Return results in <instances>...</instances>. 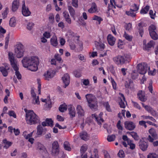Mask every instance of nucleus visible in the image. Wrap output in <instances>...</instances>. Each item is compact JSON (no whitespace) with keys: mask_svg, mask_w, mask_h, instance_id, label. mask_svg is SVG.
<instances>
[{"mask_svg":"<svg viewBox=\"0 0 158 158\" xmlns=\"http://www.w3.org/2000/svg\"><path fill=\"white\" fill-rule=\"evenodd\" d=\"M115 135H109L107 138V140L109 142H111L114 141L115 138Z\"/></svg>","mask_w":158,"mask_h":158,"instance_id":"44","label":"nucleus"},{"mask_svg":"<svg viewBox=\"0 0 158 158\" xmlns=\"http://www.w3.org/2000/svg\"><path fill=\"white\" fill-rule=\"evenodd\" d=\"M96 5L95 3H93L90 8L88 10V11L90 13H93L96 11L97 8Z\"/></svg>","mask_w":158,"mask_h":158,"instance_id":"32","label":"nucleus"},{"mask_svg":"<svg viewBox=\"0 0 158 158\" xmlns=\"http://www.w3.org/2000/svg\"><path fill=\"white\" fill-rule=\"evenodd\" d=\"M9 24L11 27H14L16 25V20L15 17L11 18L9 22Z\"/></svg>","mask_w":158,"mask_h":158,"instance_id":"37","label":"nucleus"},{"mask_svg":"<svg viewBox=\"0 0 158 158\" xmlns=\"http://www.w3.org/2000/svg\"><path fill=\"white\" fill-rule=\"evenodd\" d=\"M137 95L139 99L142 102H145L147 100V97L145 96L144 91L142 90L139 91Z\"/></svg>","mask_w":158,"mask_h":158,"instance_id":"14","label":"nucleus"},{"mask_svg":"<svg viewBox=\"0 0 158 158\" xmlns=\"http://www.w3.org/2000/svg\"><path fill=\"white\" fill-rule=\"evenodd\" d=\"M87 146L84 145L82 146L81 147L80 151L81 153H85V152L87 150Z\"/></svg>","mask_w":158,"mask_h":158,"instance_id":"50","label":"nucleus"},{"mask_svg":"<svg viewBox=\"0 0 158 158\" xmlns=\"http://www.w3.org/2000/svg\"><path fill=\"white\" fill-rule=\"evenodd\" d=\"M74 74L75 77H79L81 76V73L77 71H75L74 72Z\"/></svg>","mask_w":158,"mask_h":158,"instance_id":"64","label":"nucleus"},{"mask_svg":"<svg viewBox=\"0 0 158 158\" xmlns=\"http://www.w3.org/2000/svg\"><path fill=\"white\" fill-rule=\"evenodd\" d=\"M9 59L12 67L15 71V75L17 78L19 80L21 79V75L18 71V64L16 60L15 59L13 54L12 52H9L8 53Z\"/></svg>","mask_w":158,"mask_h":158,"instance_id":"2","label":"nucleus"},{"mask_svg":"<svg viewBox=\"0 0 158 158\" xmlns=\"http://www.w3.org/2000/svg\"><path fill=\"white\" fill-rule=\"evenodd\" d=\"M42 126L44 127L46 126H49V118H46L45 121L42 123Z\"/></svg>","mask_w":158,"mask_h":158,"instance_id":"48","label":"nucleus"},{"mask_svg":"<svg viewBox=\"0 0 158 158\" xmlns=\"http://www.w3.org/2000/svg\"><path fill=\"white\" fill-rule=\"evenodd\" d=\"M74 35V33L71 30L68 31L66 34V36L69 39L72 38Z\"/></svg>","mask_w":158,"mask_h":158,"instance_id":"39","label":"nucleus"},{"mask_svg":"<svg viewBox=\"0 0 158 158\" xmlns=\"http://www.w3.org/2000/svg\"><path fill=\"white\" fill-rule=\"evenodd\" d=\"M24 51V46L22 44H19L15 49V54L18 58H20L23 56Z\"/></svg>","mask_w":158,"mask_h":158,"instance_id":"6","label":"nucleus"},{"mask_svg":"<svg viewBox=\"0 0 158 158\" xmlns=\"http://www.w3.org/2000/svg\"><path fill=\"white\" fill-rule=\"evenodd\" d=\"M10 36L9 35H8V36L5 38V49H7L8 47V44Z\"/></svg>","mask_w":158,"mask_h":158,"instance_id":"52","label":"nucleus"},{"mask_svg":"<svg viewBox=\"0 0 158 158\" xmlns=\"http://www.w3.org/2000/svg\"><path fill=\"white\" fill-rule=\"evenodd\" d=\"M57 156H58L59 158H65V155L64 154L63 152L60 151L58 153Z\"/></svg>","mask_w":158,"mask_h":158,"instance_id":"53","label":"nucleus"},{"mask_svg":"<svg viewBox=\"0 0 158 158\" xmlns=\"http://www.w3.org/2000/svg\"><path fill=\"white\" fill-rule=\"evenodd\" d=\"M76 110L78 116L82 117L84 115L85 111L81 106L78 105L77 106Z\"/></svg>","mask_w":158,"mask_h":158,"instance_id":"15","label":"nucleus"},{"mask_svg":"<svg viewBox=\"0 0 158 158\" xmlns=\"http://www.w3.org/2000/svg\"><path fill=\"white\" fill-rule=\"evenodd\" d=\"M53 35L52 37L51 38L50 42L51 44L53 46L56 47L58 44V42L57 38L54 33H53Z\"/></svg>","mask_w":158,"mask_h":158,"instance_id":"22","label":"nucleus"},{"mask_svg":"<svg viewBox=\"0 0 158 158\" xmlns=\"http://www.w3.org/2000/svg\"><path fill=\"white\" fill-rule=\"evenodd\" d=\"M150 35L151 38L154 40H156L158 39V35L156 33V31H154L153 32L149 33Z\"/></svg>","mask_w":158,"mask_h":158,"instance_id":"41","label":"nucleus"},{"mask_svg":"<svg viewBox=\"0 0 158 158\" xmlns=\"http://www.w3.org/2000/svg\"><path fill=\"white\" fill-rule=\"evenodd\" d=\"M89 107L93 110H95L98 108V101L97 100L88 103Z\"/></svg>","mask_w":158,"mask_h":158,"instance_id":"21","label":"nucleus"},{"mask_svg":"<svg viewBox=\"0 0 158 158\" xmlns=\"http://www.w3.org/2000/svg\"><path fill=\"white\" fill-rule=\"evenodd\" d=\"M44 78L46 80H49V70H48L46 73H45L44 75Z\"/></svg>","mask_w":158,"mask_h":158,"instance_id":"55","label":"nucleus"},{"mask_svg":"<svg viewBox=\"0 0 158 158\" xmlns=\"http://www.w3.org/2000/svg\"><path fill=\"white\" fill-rule=\"evenodd\" d=\"M123 37L127 40L129 41H131L132 39V37L129 35L127 34L126 32H125L124 34L123 35Z\"/></svg>","mask_w":158,"mask_h":158,"instance_id":"43","label":"nucleus"},{"mask_svg":"<svg viewBox=\"0 0 158 158\" xmlns=\"http://www.w3.org/2000/svg\"><path fill=\"white\" fill-rule=\"evenodd\" d=\"M3 142L5 144L4 146V147L6 149H7L12 144V143L7 141L6 139H4L3 141Z\"/></svg>","mask_w":158,"mask_h":158,"instance_id":"36","label":"nucleus"},{"mask_svg":"<svg viewBox=\"0 0 158 158\" xmlns=\"http://www.w3.org/2000/svg\"><path fill=\"white\" fill-rule=\"evenodd\" d=\"M102 113H100L99 117H97L95 115V114H94V117L96 120L97 121L98 124L100 125H101L102 124V123L104 121L102 117Z\"/></svg>","mask_w":158,"mask_h":158,"instance_id":"24","label":"nucleus"},{"mask_svg":"<svg viewBox=\"0 0 158 158\" xmlns=\"http://www.w3.org/2000/svg\"><path fill=\"white\" fill-rule=\"evenodd\" d=\"M32 103L34 104H39L40 101L39 96L33 98L32 100Z\"/></svg>","mask_w":158,"mask_h":158,"instance_id":"45","label":"nucleus"},{"mask_svg":"<svg viewBox=\"0 0 158 158\" xmlns=\"http://www.w3.org/2000/svg\"><path fill=\"white\" fill-rule=\"evenodd\" d=\"M63 146L65 150L69 151H71L72 149L69 142L67 141H65L64 142Z\"/></svg>","mask_w":158,"mask_h":158,"instance_id":"28","label":"nucleus"},{"mask_svg":"<svg viewBox=\"0 0 158 158\" xmlns=\"http://www.w3.org/2000/svg\"><path fill=\"white\" fill-rule=\"evenodd\" d=\"M23 3L22 10V14L24 16H29L31 14V12L29 10L28 8L25 5L24 1H23Z\"/></svg>","mask_w":158,"mask_h":158,"instance_id":"12","label":"nucleus"},{"mask_svg":"<svg viewBox=\"0 0 158 158\" xmlns=\"http://www.w3.org/2000/svg\"><path fill=\"white\" fill-rule=\"evenodd\" d=\"M104 106L106 107V110L108 111H111V109L110 108V106L109 105L108 102H105L103 103Z\"/></svg>","mask_w":158,"mask_h":158,"instance_id":"51","label":"nucleus"},{"mask_svg":"<svg viewBox=\"0 0 158 158\" xmlns=\"http://www.w3.org/2000/svg\"><path fill=\"white\" fill-rule=\"evenodd\" d=\"M63 16L66 22L69 24L71 23V20L68 12L66 11H64L63 13Z\"/></svg>","mask_w":158,"mask_h":158,"instance_id":"23","label":"nucleus"},{"mask_svg":"<svg viewBox=\"0 0 158 158\" xmlns=\"http://www.w3.org/2000/svg\"><path fill=\"white\" fill-rule=\"evenodd\" d=\"M68 9L71 17H74L75 15V11L74 9L71 6H68Z\"/></svg>","mask_w":158,"mask_h":158,"instance_id":"34","label":"nucleus"},{"mask_svg":"<svg viewBox=\"0 0 158 158\" xmlns=\"http://www.w3.org/2000/svg\"><path fill=\"white\" fill-rule=\"evenodd\" d=\"M149 132L151 135L154 138L155 140L158 139L157 135L156 130L153 128H152L149 130Z\"/></svg>","mask_w":158,"mask_h":158,"instance_id":"25","label":"nucleus"},{"mask_svg":"<svg viewBox=\"0 0 158 158\" xmlns=\"http://www.w3.org/2000/svg\"><path fill=\"white\" fill-rule=\"evenodd\" d=\"M139 143V148L143 151H145L147 150L148 146V144L146 142H145L144 138H142L140 139Z\"/></svg>","mask_w":158,"mask_h":158,"instance_id":"10","label":"nucleus"},{"mask_svg":"<svg viewBox=\"0 0 158 158\" xmlns=\"http://www.w3.org/2000/svg\"><path fill=\"white\" fill-rule=\"evenodd\" d=\"M19 5V0H14L13 2L12 6V10L15 12L18 9Z\"/></svg>","mask_w":158,"mask_h":158,"instance_id":"16","label":"nucleus"},{"mask_svg":"<svg viewBox=\"0 0 158 158\" xmlns=\"http://www.w3.org/2000/svg\"><path fill=\"white\" fill-rule=\"evenodd\" d=\"M93 19L98 21L99 22V24L100 23L101 21L102 20V19L101 18L96 15L94 16L93 17Z\"/></svg>","mask_w":158,"mask_h":158,"instance_id":"54","label":"nucleus"},{"mask_svg":"<svg viewBox=\"0 0 158 158\" xmlns=\"http://www.w3.org/2000/svg\"><path fill=\"white\" fill-rule=\"evenodd\" d=\"M149 9V6H146L144 8L142 9L140 12L141 14H146Z\"/></svg>","mask_w":158,"mask_h":158,"instance_id":"40","label":"nucleus"},{"mask_svg":"<svg viewBox=\"0 0 158 158\" xmlns=\"http://www.w3.org/2000/svg\"><path fill=\"white\" fill-rule=\"evenodd\" d=\"M27 123L30 125L35 124L40 121L38 117L32 110L29 111L26 114Z\"/></svg>","mask_w":158,"mask_h":158,"instance_id":"3","label":"nucleus"},{"mask_svg":"<svg viewBox=\"0 0 158 158\" xmlns=\"http://www.w3.org/2000/svg\"><path fill=\"white\" fill-rule=\"evenodd\" d=\"M152 83V80H151L150 81V83H149V85L148 87L149 90L151 93H152V92L153 90Z\"/></svg>","mask_w":158,"mask_h":158,"instance_id":"62","label":"nucleus"},{"mask_svg":"<svg viewBox=\"0 0 158 158\" xmlns=\"http://www.w3.org/2000/svg\"><path fill=\"white\" fill-rule=\"evenodd\" d=\"M125 128L129 130L132 131L134 130L135 127L134 123L131 121H126L124 122Z\"/></svg>","mask_w":158,"mask_h":158,"instance_id":"13","label":"nucleus"},{"mask_svg":"<svg viewBox=\"0 0 158 158\" xmlns=\"http://www.w3.org/2000/svg\"><path fill=\"white\" fill-rule=\"evenodd\" d=\"M119 94L121 95L123 100L122 99H121V101L119 103V104L121 108H124L126 106L125 102L126 104V101L125 100V98L123 94Z\"/></svg>","mask_w":158,"mask_h":158,"instance_id":"26","label":"nucleus"},{"mask_svg":"<svg viewBox=\"0 0 158 158\" xmlns=\"http://www.w3.org/2000/svg\"><path fill=\"white\" fill-rule=\"evenodd\" d=\"M80 137L81 139L86 141L89 139V137L86 132L83 131L80 134Z\"/></svg>","mask_w":158,"mask_h":158,"instance_id":"27","label":"nucleus"},{"mask_svg":"<svg viewBox=\"0 0 158 158\" xmlns=\"http://www.w3.org/2000/svg\"><path fill=\"white\" fill-rule=\"evenodd\" d=\"M55 57L56 59L59 62H62L63 60H62L61 57L59 56L58 54H56L55 56Z\"/></svg>","mask_w":158,"mask_h":158,"instance_id":"60","label":"nucleus"},{"mask_svg":"<svg viewBox=\"0 0 158 158\" xmlns=\"http://www.w3.org/2000/svg\"><path fill=\"white\" fill-rule=\"evenodd\" d=\"M156 28L155 25L151 24L149 27L148 30L149 33L153 32L154 31H156Z\"/></svg>","mask_w":158,"mask_h":158,"instance_id":"42","label":"nucleus"},{"mask_svg":"<svg viewBox=\"0 0 158 158\" xmlns=\"http://www.w3.org/2000/svg\"><path fill=\"white\" fill-rule=\"evenodd\" d=\"M67 106L65 104H64L60 106L59 110L60 112H64L67 110Z\"/></svg>","mask_w":158,"mask_h":158,"instance_id":"33","label":"nucleus"},{"mask_svg":"<svg viewBox=\"0 0 158 158\" xmlns=\"http://www.w3.org/2000/svg\"><path fill=\"white\" fill-rule=\"evenodd\" d=\"M148 158H158V155L155 153H150L148 155Z\"/></svg>","mask_w":158,"mask_h":158,"instance_id":"46","label":"nucleus"},{"mask_svg":"<svg viewBox=\"0 0 158 158\" xmlns=\"http://www.w3.org/2000/svg\"><path fill=\"white\" fill-rule=\"evenodd\" d=\"M62 79L64 84L63 87L65 88L69 85L70 83V77L69 74L68 73L64 74L62 77Z\"/></svg>","mask_w":158,"mask_h":158,"instance_id":"11","label":"nucleus"},{"mask_svg":"<svg viewBox=\"0 0 158 158\" xmlns=\"http://www.w3.org/2000/svg\"><path fill=\"white\" fill-rule=\"evenodd\" d=\"M129 134L133 137L135 140H138L139 139V136L137 133L134 131L129 132Z\"/></svg>","mask_w":158,"mask_h":158,"instance_id":"35","label":"nucleus"},{"mask_svg":"<svg viewBox=\"0 0 158 158\" xmlns=\"http://www.w3.org/2000/svg\"><path fill=\"white\" fill-rule=\"evenodd\" d=\"M85 98L88 103L97 100L95 96L91 94H88L86 95Z\"/></svg>","mask_w":158,"mask_h":158,"instance_id":"20","label":"nucleus"},{"mask_svg":"<svg viewBox=\"0 0 158 158\" xmlns=\"http://www.w3.org/2000/svg\"><path fill=\"white\" fill-rule=\"evenodd\" d=\"M37 130H39L40 131H42V132L45 133L46 131V129L45 128H43L42 126L41 125H39L37 127Z\"/></svg>","mask_w":158,"mask_h":158,"instance_id":"49","label":"nucleus"},{"mask_svg":"<svg viewBox=\"0 0 158 158\" xmlns=\"http://www.w3.org/2000/svg\"><path fill=\"white\" fill-rule=\"evenodd\" d=\"M34 26V24L32 22L29 23H28L27 28L29 30H31L33 28Z\"/></svg>","mask_w":158,"mask_h":158,"instance_id":"56","label":"nucleus"},{"mask_svg":"<svg viewBox=\"0 0 158 158\" xmlns=\"http://www.w3.org/2000/svg\"><path fill=\"white\" fill-rule=\"evenodd\" d=\"M149 14L150 15L152 19H154V16L156 14V11L154 12L152 10H150L149 11Z\"/></svg>","mask_w":158,"mask_h":158,"instance_id":"59","label":"nucleus"},{"mask_svg":"<svg viewBox=\"0 0 158 158\" xmlns=\"http://www.w3.org/2000/svg\"><path fill=\"white\" fill-rule=\"evenodd\" d=\"M138 72L141 74H144L147 72L148 66L145 63H141L138 64L137 66Z\"/></svg>","mask_w":158,"mask_h":158,"instance_id":"7","label":"nucleus"},{"mask_svg":"<svg viewBox=\"0 0 158 158\" xmlns=\"http://www.w3.org/2000/svg\"><path fill=\"white\" fill-rule=\"evenodd\" d=\"M10 69L9 65L7 64H3V65L0 67V71L4 77H6L8 74V70Z\"/></svg>","mask_w":158,"mask_h":158,"instance_id":"9","label":"nucleus"},{"mask_svg":"<svg viewBox=\"0 0 158 158\" xmlns=\"http://www.w3.org/2000/svg\"><path fill=\"white\" fill-rule=\"evenodd\" d=\"M145 110L148 112L150 113L153 116L157 117V114L156 112L150 106L146 105L144 106Z\"/></svg>","mask_w":158,"mask_h":158,"instance_id":"17","label":"nucleus"},{"mask_svg":"<svg viewBox=\"0 0 158 158\" xmlns=\"http://www.w3.org/2000/svg\"><path fill=\"white\" fill-rule=\"evenodd\" d=\"M37 150L41 154L43 158H48L49 154L44 146L40 143H38Z\"/></svg>","mask_w":158,"mask_h":158,"instance_id":"5","label":"nucleus"},{"mask_svg":"<svg viewBox=\"0 0 158 158\" xmlns=\"http://www.w3.org/2000/svg\"><path fill=\"white\" fill-rule=\"evenodd\" d=\"M142 117L144 119H149L154 122H155L156 121V120L151 116L143 115L142 116Z\"/></svg>","mask_w":158,"mask_h":158,"instance_id":"47","label":"nucleus"},{"mask_svg":"<svg viewBox=\"0 0 158 158\" xmlns=\"http://www.w3.org/2000/svg\"><path fill=\"white\" fill-rule=\"evenodd\" d=\"M117 126L119 130H121V131L123 130V127L121 125V121L120 120H119L117 124Z\"/></svg>","mask_w":158,"mask_h":158,"instance_id":"63","label":"nucleus"},{"mask_svg":"<svg viewBox=\"0 0 158 158\" xmlns=\"http://www.w3.org/2000/svg\"><path fill=\"white\" fill-rule=\"evenodd\" d=\"M118 155L120 157H124L125 156L124 152L122 150H120L118 154Z\"/></svg>","mask_w":158,"mask_h":158,"instance_id":"58","label":"nucleus"},{"mask_svg":"<svg viewBox=\"0 0 158 158\" xmlns=\"http://www.w3.org/2000/svg\"><path fill=\"white\" fill-rule=\"evenodd\" d=\"M22 62L24 67L27 68L31 71H35L38 69L39 61L37 56L24 57L22 60Z\"/></svg>","mask_w":158,"mask_h":158,"instance_id":"1","label":"nucleus"},{"mask_svg":"<svg viewBox=\"0 0 158 158\" xmlns=\"http://www.w3.org/2000/svg\"><path fill=\"white\" fill-rule=\"evenodd\" d=\"M129 58V55H127L124 56L118 55L114 57L113 60L117 64H123L125 61L128 60Z\"/></svg>","mask_w":158,"mask_h":158,"instance_id":"4","label":"nucleus"},{"mask_svg":"<svg viewBox=\"0 0 158 158\" xmlns=\"http://www.w3.org/2000/svg\"><path fill=\"white\" fill-rule=\"evenodd\" d=\"M107 40L109 44L113 46L114 45L116 39L111 35L109 34L107 37Z\"/></svg>","mask_w":158,"mask_h":158,"instance_id":"18","label":"nucleus"},{"mask_svg":"<svg viewBox=\"0 0 158 158\" xmlns=\"http://www.w3.org/2000/svg\"><path fill=\"white\" fill-rule=\"evenodd\" d=\"M154 44V41L153 40L150 41L147 45H145L144 48L146 50H148L150 48H152Z\"/></svg>","mask_w":158,"mask_h":158,"instance_id":"31","label":"nucleus"},{"mask_svg":"<svg viewBox=\"0 0 158 158\" xmlns=\"http://www.w3.org/2000/svg\"><path fill=\"white\" fill-rule=\"evenodd\" d=\"M72 5L75 7L77 8L78 6V0H72Z\"/></svg>","mask_w":158,"mask_h":158,"instance_id":"57","label":"nucleus"},{"mask_svg":"<svg viewBox=\"0 0 158 158\" xmlns=\"http://www.w3.org/2000/svg\"><path fill=\"white\" fill-rule=\"evenodd\" d=\"M95 44L96 48L98 50H102L104 48V45L102 43L95 42Z\"/></svg>","mask_w":158,"mask_h":158,"instance_id":"30","label":"nucleus"},{"mask_svg":"<svg viewBox=\"0 0 158 158\" xmlns=\"http://www.w3.org/2000/svg\"><path fill=\"white\" fill-rule=\"evenodd\" d=\"M124 85L126 88L127 89H130L131 90H133L134 89L133 83L131 81L129 80L128 81H125Z\"/></svg>","mask_w":158,"mask_h":158,"instance_id":"19","label":"nucleus"},{"mask_svg":"<svg viewBox=\"0 0 158 158\" xmlns=\"http://www.w3.org/2000/svg\"><path fill=\"white\" fill-rule=\"evenodd\" d=\"M69 112V114L71 118H73L75 116V110L74 108L72 107H70L68 109Z\"/></svg>","mask_w":158,"mask_h":158,"instance_id":"29","label":"nucleus"},{"mask_svg":"<svg viewBox=\"0 0 158 158\" xmlns=\"http://www.w3.org/2000/svg\"><path fill=\"white\" fill-rule=\"evenodd\" d=\"M134 11L132 9H130V10L129 11H126V15L134 17H135L136 14L135 13H134Z\"/></svg>","mask_w":158,"mask_h":158,"instance_id":"38","label":"nucleus"},{"mask_svg":"<svg viewBox=\"0 0 158 158\" xmlns=\"http://www.w3.org/2000/svg\"><path fill=\"white\" fill-rule=\"evenodd\" d=\"M51 155L54 156H57L60 152L58 143L57 141H54L52 143Z\"/></svg>","mask_w":158,"mask_h":158,"instance_id":"8","label":"nucleus"},{"mask_svg":"<svg viewBox=\"0 0 158 158\" xmlns=\"http://www.w3.org/2000/svg\"><path fill=\"white\" fill-rule=\"evenodd\" d=\"M8 114L10 116H12L14 118H16V114L14 111H9L8 112Z\"/></svg>","mask_w":158,"mask_h":158,"instance_id":"61","label":"nucleus"}]
</instances>
